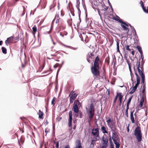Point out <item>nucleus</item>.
<instances>
[{
    "instance_id": "obj_1",
    "label": "nucleus",
    "mask_w": 148,
    "mask_h": 148,
    "mask_svg": "<svg viewBox=\"0 0 148 148\" xmlns=\"http://www.w3.org/2000/svg\"><path fill=\"white\" fill-rule=\"evenodd\" d=\"M102 62L99 57L97 56L94 61V65L91 67L92 73L94 77L98 78L100 76V72L99 71V65H101Z\"/></svg>"
},
{
    "instance_id": "obj_2",
    "label": "nucleus",
    "mask_w": 148,
    "mask_h": 148,
    "mask_svg": "<svg viewBox=\"0 0 148 148\" xmlns=\"http://www.w3.org/2000/svg\"><path fill=\"white\" fill-rule=\"evenodd\" d=\"M136 66L137 67L139 74L141 77L142 78L141 83L142 84H143V86L144 84H145V86L146 84L145 83V74L144 73V69L142 64L140 65V62H137Z\"/></svg>"
},
{
    "instance_id": "obj_3",
    "label": "nucleus",
    "mask_w": 148,
    "mask_h": 148,
    "mask_svg": "<svg viewBox=\"0 0 148 148\" xmlns=\"http://www.w3.org/2000/svg\"><path fill=\"white\" fill-rule=\"evenodd\" d=\"M107 124L112 132L117 131V128L116 125V121L113 119L109 118L106 121Z\"/></svg>"
},
{
    "instance_id": "obj_4",
    "label": "nucleus",
    "mask_w": 148,
    "mask_h": 148,
    "mask_svg": "<svg viewBox=\"0 0 148 148\" xmlns=\"http://www.w3.org/2000/svg\"><path fill=\"white\" fill-rule=\"evenodd\" d=\"M113 132L112 134V138L114 143L116 145V148H119L120 146V144L119 143L120 139L118 130H117V131Z\"/></svg>"
},
{
    "instance_id": "obj_5",
    "label": "nucleus",
    "mask_w": 148,
    "mask_h": 148,
    "mask_svg": "<svg viewBox=\"0 0 148 148\" xmlns=\"http://www.w3.org/2000/svg\"><path fill=\"white\" fill-rule=\"evenodd\" d=\"M134 135L138 142H140L142 141V136L140 126L137 125L135 128L134 131Z\"/></svg>"
},
{
    "instance_id": "obj_6",
    "label": "nucleus",
    "mask_w": 148,
    "mask_h": 148,
    "mask_svg": "<svg viewBox=\"0 0 148 148\" xmlns=\"http://www.w3.org/2000/svg\"><path fill=\"white\" fill-rule=\"evenodd\" d=\"M134 69L135 70V74L136 76L137 83L129 92V94H133L135 92L140 83V78L138 75L136 71L135 70V67H134Z\"/></svg>"
},
{
    "instance_id": "obj_7",
    "label": "nucleus",
    "mask_w": 148,
    "mask_h": 148,
    "mask_svg": "<svg viewBox=\"0 0 148 148\" xmlns=\"http://www.w3.org/2000/svg\"><path fill=\"white\" fill-rule=\"evenodd\" d=\"M108 139L106 135L103 136L102 138L101 148H106L108 146Z\"/></svg>"
},
{
    "instance_id": "obj_8",
    "label": "nucleus",
    "mask_w": 148,
    "mask_h": 148,
    "mask_svg": "<svg viewBox=\"0 0 148 148\" xmlns=\"http://www.w3.org/2000/svg\"><path fill=\"white\" fill-rule=\"evenodd\" d=\"M92 134L95 137L94 138L95 139H99V129L98 128H93L92 129Z\"/></svg>"
},
{
    "instance_id": "obj_9",
    "label": "nucleus",
    "mask_w": 148,
    "mask_h": 148,
    "mask_svg": "<svg viewBox=\"0 0 148 148\" xmlns=\"http://www.w3.org/2000/svg\"><path fill=\"white\" fill-rule=\"evenodd\" d=\"M75 147L73 148H82L81 145V141L79 139L77 140L75 142ZM64 148H70L68 145H66Z\"/></svg>"
},
{
    "instance_id": "obj_10",
    "label": "nucleus",
    "mask_w": 148,
    "mask_h": 148,
    "mask_svg": "<svg viewBox=\"0 0 148 148\" xmlns=\"http://www.w3.org/2000/svg\"><path fill=\"white\" fill-rule=\"evenodd\" d=\"M69 122L68 125L69 127L70 128L69 129V130H71L72 128V112L71 111H70L69 112Z\"/></svg>"
},
{
    "instance_id": "obj_11",
    "label": "nucleus",
    "mask_w": 148,
    "mask_h": 148,
    "mask_svg": "<svg viewBox=\"0 0 148 148\" xmlns=\"http://www.w3.org/2000/svg\"><path fill=\"white\" fill-rule=\"evenodd\" d=\"M14 37L11 36L7 38V39L5 41V43L6 45L8 46L10 43H12L13 42Z\"/></svg>"
},
{
    "instance_id": "obj_12",
    "label": "nucleus",
    "mask_w": 148,
    "mask_h": 148,
    "mask_svg": "<svg viewBox=\"0 0 148 148\" xmlns=\"http://www.w3.org/2000/svg\"><path fill=\"white\" fill-rule=\"evenodd\" d=\"M55 20H56V23H59L60 21V18L59 16V14H58V13L57 14V13H56V16L54 18V19H53V20L52 21V23H53L54 22Z\"/></svg>"
},
{
    "instance_id": "obj_13",
    "label": "nucleus",
    "mask_w": 148,
    "mask_h": 148,
    "mask_svg": "<svg viewBox=\"0 0 148 148\" xmlns=\"http://www.w3.org/2000/svg\"><path fill=\"white\" fill-rule=\"evenodd\" d=\"M112 19L113 20H115L119 22L120 23H121L122 24H124V25H125L126 26L127 25V23H126L125 22H123V21H122L121 19H120L119 17H118V18H116L115 17H113Z\"/></svg>"
},
{
    "instance_id": "obj_14",
    "label": "nucleus",
    "mask_w": 148,
    "mask_h": 148,
    "mask_svg": "<svg viewBox=\"0 0 148 148\" xmlns=\"http://www.w3.org/2000/svg\"><path fill=\"white\" fill-rule=\"evenodd\" d=\"M77 96V94L75 93L74 92L72 91L70 93L69 96H70V98L75 100Z\"/></svg>"
},
{
    "instance_id": "obj_15",
    "label": "nucleus",
    "mask_w": 148,
    "mask_h": 148,
    "mask_svg": "<svg viewBox=\"0 0 148 148\" xmlns=\"http://www.w3.org/2000/svg\"><path fill=\"white\" fill-rule=\"evenodd\" d=\"M87 113L89 119L91 120L94 116V112L87 111Z\"/></svg>"
},
{
    "instance_id": "obj_16",
    "label": "nucleus",
    "mask_w": 148,
    "mask_h": 148,
    "mask_svg": "<svg viewBox=\"0 0 148 148\" xmlns=\"http://www.w3.org/2000/svg\"><path fill=\"white\" fill-rule=\"evenodd\" d=\"M86 110L87 111H91V112H93L95 111V108H94V104L93 103H91L89 106V109L88 110L87 108H86Z\"/></svg>"
},
{
    "instance_id": "obj_17",
    "label": "nucleus",
    "mask_w": 148,
    "mask_h": 148,
    "mask_svg": "<svg viewBox=\"0 0 148 148\" xmlns=\"http://www.w3.org/2000/svg\"><path fill=\"white\" fill-rule=\"evenodd\" d=\"M121 26L125 31V33L128 35V33L129 32V29L127 27V26H126L125 25H124V24L122 23L121 24Z\"/></svg>"
},
{
    "instance_id": "obj_18",
    "label": "nucleus",
    "mask_w": 148,
    "mask_h": 148,
    "mask_svg": "<svg viewBox=\"0 0 148 148\" xmlns=\"http://www.w3.org/2000/svg\"><path fill=\"white\" fill-rule=\"evenodd\" d=\"M99 139H93L92 140L91 143L90 145V147L91 148H93L95 146V145H96L95 143L97 140H99Z\"/></svg>"
},
{
    "instance_id": "obj_19",
    "label": "nucleus",
    "mask_w": 148,
    "mask_h": 148,
    "mask_svg": "<svg viewBox=\"0 0 148 148\" xmlns=\"http://www.w3.org/2000/svg\"><path fill=\"white\" fill-rule=\"evenodd\" d=\"M107 129L108 128L107 127L104 126H102L101 128V131L104 134H108V132L107 131Z\"/></svg>"
},
{
    "instance_id": "obj_20",
    "label": "nucleus",
    "mask_w": 148,
    "mask_h": 148,
    "mask_svg": "<svg viewBox=\"0 0 148 148\" xmlns=\"http://www.w3.org/2000/svg\"><path fill=\"white\" fill-rule=\"evenodd\" d=\"M133 113L134 112L133 111H131L130 112V119L131 120L132 122L133 123H134L135 122L134 117L133 116Z\"/></svg>"
},
{
    "instance_id": "obj_21",
    "label": "nucleus",
    "mask_w": 148,
    "mask_h": 148,
    "mask_svg": "<svg viewBox=\"0 0 148 148\" xmlns=\"http://www.w3.org/2000/svg\"><path fill=\"white\" fill-rule=\"evenodd\" d=\"M123 95H122V93L121 92H120V94H119V106H120L121 105V103H122V100L123 97Z\"/></svg>"
},
{
    "instance_id": "obj_22",
    "label": "nucleus",
    "mask_w": 148,
    "mask_h": 148,
    "mask_svg": "<svg viewBox=\"0 0 148 148\" xmlns=\"http://www.w3.org/2000/svg\"><path fill=\"white\" fill-rule=\"evenodd\" d=\"M38 114L39 115V118L41 119H43V116L44 115V113L42 111H41L40 110H39L38 113Z\"/></svg>"
},
{
    "instance_id": "obj_23",
    "label": "nucleus",
    "mask_w": 148,
    "mask_h": 148,
    "mask_svg": "<svg viewBox=\"0 0 148 148\" xmlns=\"http://www.w3.org/2000/svg\"><path fill=\"white\" fill-rule=\"evenodd\" d=\"M103 71L101 75V77L102 79H105L106 78V72L105 69L104 68H103Z\"/></svg>"
},
{
    "instance_id": "obj_24",
    "label": "nucleus",
    "mask_w": 148,
    "mask_h": 148,
    "mask_svg": "<svg viewBox=\"0 0 148 148\" xmlns=\"http://www.w3.org/2000/svg\"><path fill=\"white\" fill-rule=\"evenodd\" d=\"M73 110L75 113H77L79 111L78 106L76 105H74L73 106Z\"/></svg>"
},
{
    "instance_id": "obj_25",
    "label": "nucleus",
    "mask_w": 148,
    "mask_h": 148,
    "mask_svg": "<svg viewBox=\"0 0 148 148\" xmlns=\"http://www.w3.org/2000/svg\"><path fill=\"white\" fill-rule=\"evenodd\" d=\"M74 105H76L79 107H80L81 105V103L79 102V101L78 99L75 101L74 103Z\"/></svg>"
},
{
    "instance_id": "obj_26",
    "label": "nucleus",
    "mask_w": 148,
    "mask_h": 148,
    "mask_svg": "<svg viewBox=\"0 0 148 148\" xmlns=\"http://www.w3.org/2000/svg\"><path fill=\"white\" fill-rule=\"evenodd\" d=\"M92 58V56L90 55V54H89V53L88 54V55H87V61L89 63H90V61H91V60H90V59H91Z\"/></svg>"
},
{
    "instance_id": "obj_27",
    "label": "nucleus",
    "mask_w": 148,
    "mask_h": 148,
    "mask_svg": "<svg viewBox=\"0 0 148 148\" xmlns=\"http://www.w3.org/2000/svg\"><path fill=\"white\" fill-rule=\"evenodd\" d=\"M136 48L138 49L140 54L143 53V51L142 50L141 47L139 46H137L136 47Z\"/></svg>"
},
{
    "instance_id": "obj_28",
    "label": "nucleus",
    "mask_w": 148,
    "mask_h": 148,
    "mask_svg": "<svg viewBox=\"0 0 148 148\" xmlns=\"http://www.w3.org/2000/svg\"><path fill=\"white\" fill-rule=\"evenodd\" d=\"M32 30H33V34H35L36 33V32L37 31V27L35 25L33 27H32Z\"/></svg>"
},
{
    "instance_id": "obj_29",
    "label": "nucleus",
    "mask_w": 148,
    "mask_h": 148,
    "mask_svg": "<svg viewBox=\"0 0 148 148\" xmlns=\"http://www.w3.org/2000/svg\"><path fill=\"white\" fill-rule=\"evenodd\" d=\"M1 50L2 52L4 54H6L7 53V49L4 47H1Z\"/></svg>"
},
{
    "instance_id": "obj_30",
    "label": "nucleus",
    "mask_w": 148,
    "mask_h": 148,
    "mask_svg": "<svg viewBox=\"0 0 148 148\" xmlns=\"http://www.w3.org/2000/svg\"><path fill=\"white\" fill-rule=\"evenodd\" d=\"M45 63H43V64H42V66H40V67L39 68V69H38V71H39V72H41L42 70L43 69V68H44V66H45Z\"/></svg>"
},
{
    "instance_id": "obj_31",
    "label": "nucleus",
    "mask_w": 148,
    "mask_h": 148,
    "mask_svg": "<svg viewBox=\"0 0 148 148\" xmlns=\"http://www.w3.org/2000/svg\"><path fill=\"white\" fill-rule=\"evenodd\" d=\"M144 102V100L143 99H141V100L140 102V104L138 105L139 107H142L143 106V103Z\"/></svg>"
},
{
    "instance_id": "obj_32",
    "label": "nucleus",
    "mask_w": 148,
    "mask_h": 148,
    "mask_svg": "<svg viewBox=\"0 0 148 148\" xmlns=\"http://www.w3.org/2000/svg\"><path fill=\"white\" fill-rule=\"evenodd\" d=\"M129 69H130V74H131V80H132V82H133V84L134 83V80H133V77H134V75H133V73H132L131 71V70H130V68L129 67Z\"/></svg>"
},
{
    "instance_id": "obj_33",
    "label": "nucleus",
    "mask_w": 148,
    "mask_h": 148,
    "mask_svg": "<svg viewBox=\"0 0 148 148\" xmlns=\"http://www.w3.org/2000/svg\"><path fill=\"white\" fill-rule=\"evenodd\" d=\"M127 26H126L127 27H128V26H130L132 30L133 31H135V29L134 28V27H133L131 26V25L129 23H127Z\"/></svg>"
},
{
    "instance_id": "obj_34",
    "label": "nucleus",
    "mask_w": 148,
    "mask_h": 148,
    "mask_svg": "<svg viewBox=\"0 0 148 148\" xmlns=\"http://www.w3.org/2000/svg\"><path fill=\"white\" fill-rule=\"evenodd\" d=\"M116 46H117V52H120V51L119 49V42L117 41H116Z\"/></svg>"
},
{
    "instance_id": "obj_35",
    "label": "nucleus",
    "mask_w": 148,
    "mask_h": 148,
    "mask_svg": "<svg viewBox=\"0 0 148 148\" xmlns=\"http://www.w3.org/2000/svg\"><path fill=\"white\" fill-rule=\"evenodd\" d=\"M72 19L71 18H70V19L68 20L67 21V22L69 24V25L70 26L71 25H72Z\"/></svg>"
},
{
    "instance_id": "obj_36",
    "label": "nucleus",
    "mask_w": 148,
    "mask_h": 148,
    "mask_svg": "<svg viewBox=\"0 0 148 148\" xmlns=\"http://www.w3.org/2000/svg\"><path fill=\"white\" fill-rule=\"evenodd\" d=\"M133 97V96H132L130 97L128 100L127 102V104H130V103Z\"/></svg>"
},
{
    "instance_id": "obj_37",
    "label": "nucleus",
    "mask_w": 148,
    "mask_h": 148,
    "mask_svg": "<svg viewBox=\"0 0 148 148\" xmlns=\"http://www.w3.org/2000/svg\"><path fill=\"white\" fill-rule=\"evenodd\" d=\"M19 38L18 36H17L15 37H14L13 38V40H15L16 41L15 42H17L19 40Z\"/></svg>"
},
{
    "instance_id": "obj_38",
    "label": "nucleus",
    "mask_w": 148,
    "mask_h": 148,
    "mask_svg": "<svg viewBox=\"0 0 148 148\" xmlns=\"http://www.w3.org/2000/svg\"><path fill=\"white\" fill-rule=\"evenodd\" d=\"M56 99V98L55 97L53 98L52 101H51V104L53 105V106L55 105L54 102L55 101Z\"/></svg>"
},
{
    "instance_id": "obj_39",
    "label": "nucleus",
    "mask_w": 148,
    "mask_h": 148,
    "mask_svg": "<svg viewBox=\"0 0 148 148\" xmlns=\"http://www.w3.org/2000/svg\"><path fill=\"white\" fill-rule=\"evenodd\" d=\"M140 54L141 58L142 59V61H143V58H144V57H143V54L142 53V54ZM144 63V62H143V61H142V62H141V65L142 64L143 65V64Z\"/></svg>"
},
{
    "instance_id": "obj_40",
    "label": "nucleus",
    "mask_w": 148,
    "mask_h": 148,
    "mask_svg": "<svg viewBox=\"0 0 148 148\" xmlns=\"http://www.w3.org/2000/svg\"><path fill=\"white\" fill-rule=\"evenodd\" d=\"M145 84H144L143 85V90L142 91V93H145L144 92L145 90Z\"/></svg>"
},
{
    "instance_id": "obj_41",
    "label": "nucleus",
    "mask_w": 148,
    "mask_h": 148,
    "mask_svg": "<svg viewBox=\"0 0 148 148\" xmlns=\"http://www.w3.org/2000/svg\"><path fill=\"white\" fill-rule=\"evenodd\" d=\"M105 61L108 64L109 63V58H106L105 59Z\"/></svg>"
},
{
    "instance_id": "obj_42",
    "label": "nucleus",
    "mask_w": 148,
    "mask_h": 148,
    "mask_svg": "<svg viewBox=\"0 0 148 148\" xmlns=\"http://www.w3.org/2000/svg\"><path fill=\"white\" fill-rule=\"evenodd\" d=\"M130 46L129 45L126 46L125 47L126 49L129 51H131V49L129 48Z\"/></svg>"
},
{
    "instance_id": "obj_43",
    "label": "nucleus",
    "mask_w": 148,
    "mask_h": 148,
    "mask_svg": "<svg viewBox=\"0 0 148 148\" xmlns=\"http://www.w3.org/2000/svg\"><path fill=\"white\" fill-rule=\"evenodd\" d=\"M110 148H114V145L112 142H111Z\"/></svg>"
},
{
    "instance_id": "obj_44",
    "label": "nucleus",
    "mask_w": 148,
    "mask_h": 148,
    "mask_svg": "<svg viewBox=\"0 0 148 148\" xmlns=\"http://www.w3.org/2000/svg\"><path fill=\"white\" fill-rule=\"evenodd\" d=\"M64 14H65L64 11L62 10L61 11V16H63L64 15Z\"/></svg>"
},
{
    "instance_id": "obj_45",
    "label": "nucleus",
    "mask_w": 148,
    "mask_h": 148,
    "mask_svg": "<svg viewBox=\"0 0 148 148\" xmlns=\"http://www.w3.org/2000/svg\"><path fill=\"white\" fill-rule=\"evenodd\" d=\"M71 13L73 16H75V14L74 13V10L73 9H71L70 10Z\"/></svg>"
},
{
    "instance_id": "obj_46",
    "label": "nucleus",
    "mask_w": 148,
    "mask_h": 148,
    "mask_svg": "<svg viewBox=\"0 0 148 148\" xmlns=\"http://www.w3.org/2000/svg\"><path fill=\"white\" fill-rule=\"evenodd\" d=\"M146 98V95L145 93H143L142 95V97L141 99H143Z\"/></svg>"
},
{
    "instance_id": "obj_47",
    "label": "nucleus",
    "mask_w": 148,
    "mask_h": 148,
    "mask_svg": "<svg viewBox=\"0 0 148 148\" xmlns=\"http://www.w3.org/2000/svg\"><path fill=\"white\" fill-rule=\"evenodd\" d=\"M57 51L56 52V53H55L54 54L53 53L51 54V56H56L57 55Z\"/></svg>"
},
{
    "instance_id": "obj_48",
    "label": "nucleus",
    "mask_w": 148,
    "mask_h": 148,
    "mask_svg": "<svg viewBox=\"0 0 148 148\" xmlns=\"http://www.w3.org/2000/svg\"><path fill=\"white\" fill-rule=\"evenodd\" d=\"M59 66V64L58 63H56L54 66V67L55 68H56L58 66Z\"/></svg>"
},
{
    "instance_id": "obj_49",
    "label": "nucleus",
    "mask_w": 148,
    "mask_h": 148,
    "mask_svg": "<svg viewBox=\"0 0 148 148\" xmlns=\"http://www.w3.org/2000/svg\"><path fill=\"white\" fill-rule=\"evenodd\" d=\"M56 148H59V142L57 141L56 142Z\"/></svg>"
},
{
    "instance_id": "obj_50",
    "label": "nucleus",
    "mask_w": 148,
    "mask_h": 148,
    "mask_svg": "<svg viewBox=\"0 0 148 148\" xmlns=\"http://www.w3.org/2000/svg\"><path fill=\"white\" fill-rule=\"evenodd\" d=\"M125 114L126 116L128 117V110H125Z\"/></svg>"
},
{
    "instance_id": "obj_51",
    "label": "nucleus",
    "mask_w": 148,
    "mask_h": 148,
    "mask_svg": "<svg viewBox=\"0 0 148 148\" xmlns=\"http://www.w3.org/2000/svg\"><path fill=\"white\" fill-rule=\"evenodd\" d=\"M129 124H128V125L127 126V133H129Z\"/></svg>"
},
{
    "instance_id": "obj_52",
    "label": "nucleus",
    "mask_w": 148,
    "mask_h": 148,
    "mask_svg": "<svg viewBox=\"0 0 148 148\" xmlns=\"http://www.w3.org/2000/svg\"><path fill=\"white\" fill-rule=\"evenodd\" d=\"M49 28L50 29V30L49 31H46L49 34L51 32V28L49 27Z\"/></svg>"
},
{
    "instance_id": "obj_53",
    "label": "nucleus",
    "mask_w": 148,
    "mask_h": 148,
    "mask_svg": "<svg viewBox=\"0 0 148 148\" xmlns=\"http://www.w3.org/2000/svg\"><path fill=\"white\" fill-rule=\"evenodd\" d=\"M120 94V93H117V95L116 96H115V99H117L118 97L119 98V94Z\"/></svg>"
},
{
    "instance_id": "obj_54",
    "label": "nucleus",
    "mask_w": 148,
    "mask_h": 148,
    "mask_svg": "<svg viewBox=\"0 0 148 148\" xmlns=\"http://www.w3.org/2000/svg\"><path fill=\"white\" fill-rule=\"evenodd\" d=\"M129 105H130L129 104H127L126 109V110H128L129 109Z\"/></svg>"
},
{
    "instance_id": "obj_55",
    "label": "nucleus",
    "mask_w": 148,
    "mask_h": 148,
    "mask_svg": "<svg viewBox=\"0 0 148 148\" xmlns=\"http://www.w3.org/2000/svg\"><path fill=\"white\" fill-rule=\"evenodd\" d=\"M134 53H135V51H134V50H133V51H132L131 52V53L133 56H134Z\"/></svg>"
},
{
    "instance_id": "obj_56",
    "label": "nucleus",
    "mask_w": 148,
    "mask_h": 148,
    "mask_svg": "<svg viewBox=\"0 0 148 148\" xmlns=\"http://www.w3.org/2000/svg\"><path fill=\"white\" fill-rule=\"evenodd\" d=\"M73 100H74L73 99H72L70 98V103H73Z\"/></svg>"
},
{
    "instance_id": "obj_57",
    "label": "nucleus",
    "mask_w": 148,
    "mask_h": 148,
    "mask_svg": "<svg viewBox=\"0 0 148 148\" xmlns=\"http://www.w3.org/2000/svg\"><path fill=\"white\" fill-rule=\"evenodd\" d=\"M51 40H52V41L53 42V44H54V45H56V43L53 40L52 38V37H51Z\"/></svg>"
},
{
    "instance_id": "obj_58",
    "label": "nucleus",
    "mask_w": 148,
    "mask_h": 148,
    "mask_svg": "<svg viewBox=\"0 0 148 148\" xmlns=\"http://www.w3.org/2000/svg\"><path fill=\"white\" fill-rule=\"evenodd\" d=\"M108 9V8L107 7H106V8H105L104 9H103L104 11H106Z\"/></svg>"
},
{
    "instance_id": "obj_59",
    "label": "nucleus",
    "mask_w": 148,
    "mask_h": 148,
    "mask_svg": "<svg viewBox=\"0 0 148 148\" xmlns=\"http://www.w3.org/2000/svg\"><path fill=\"white\" fill-rule=\"evenodd\" d=\"M90 55L91 56H94V55L93 53H91L90 54Z\"/></svg>"
},
{
    "instance_id": "obj_60",
    "label": "nucleus",
    "mask_w": 148,
    "mask_h": 148,
    "mask_svg": "<svg viewBox=\"0 0 148 148\" xmlns=\"http://www.w3.org/2000/svg\"><path fill=\"white\" fill-rule=\"evenodd\" d=\"M117 99H114L113 103H115Z\"/></svg>"
},
{
    "instance_id": "obj_61",
    "label": "nucleus",
    "mask_w": 148,
    "mask_h": 148,
    "mask_svg": "<svg viewBox=\"0 0 148 148\" xmlns=\"http://www.w3.org/2000/svg\"><path fill=\"white\" fill-rule=\"evenodd\" d=\"M3 41L2 40L0 41V45H2Z\"/></svg>"
},
{
    "instance_id": "obj_62",
    "label": "nucleus",
    "mask_w": 148,
    "mask_h": 148,
    "mask_svg": "<svg viewBox=\"0 0 148 148\" xmlns=\"http://www.w3.org/2000/svg\"><path fill=\"white\" fill-rule=\"evenodd\" d=\"M109 140H110V143H111V142H112V139H111V137H110V138H109Z\"/></svg>"
},
{
    "instance_id": "obj_63",
    "label": "nucleus",
    "mask_w": 148,
    "mask_h": 148,
    "mask_svg": "<svg viewBox=\"0 0 148 148\" xmlns=\"http://www.w3.org/2000/svg\"><path fill=\"white\" fill-rule=\"evenodd\" d=\"M134 116H135V119L137 117V116H136V113H135L134 114Z\"/></svg>"
},
{
    "instance_id": "obj_64",
    "label": "nucleus",
    "mask_w": 148,
    "mask_h": 148,
    "mask_svg": "<svg viewBox=\"0 0 148 148\" xmlns=\"http://www.w3.org/2000/svg\"><path fill=\"white\" fill-rule=\"evenodd\" d=\"M49 71V70H47V71H44V73H47Z\"/></svg>"
}]
</instances>
